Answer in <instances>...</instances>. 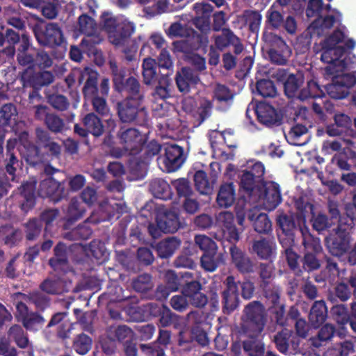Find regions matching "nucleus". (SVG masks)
Segmentation results:
<instances>
[{
    "label": "nucleus",
    "instance_id": "f257e3e1",
    "mask_svg": "<svg viewBox=\"0 0 356 356\" xmlns=\"http://www.w3.org/2000/svg\"><path fill=\"white\" fill-rule=\"evenodd\" d=\"M266 321V311L260 301H251L243 308L238 334L246 337L242 341V346L248 356H264L265 344L261 337Z\"/></svg>",
    "mask_w": 356,
    "mask_h": 356
},
{
    "label": "nucleus",
    "instance_id": "f03ea898",
    "mask_svg": "<svg viewBox=\"0 0 356 356\" xmlns=\"http://www.w3.org/2000/svg\"><path fill=\"white\" fill-rule=\"evenodd\" d=\"M354 218L346 216L341 220L334 232L326 238V245L330 253L335 256L343 255L348 249L350 234L355 229Z\"/></svg>",
    "mask_w": 356,
    "mask_h": 356
},
{
    "label": "nucleus",
    "instance_id": "7ed1b4c3",
    "mask_svg": "<svg viewBox=\"0 0 356 356\" xmlns=\"http://www.w3.org/2000/svg\"><path fill=\"white\" fill-rule=\"evenodd\" d=\"M122 148L113 147V158L120 159L127 154L140 153L145 140L143 136L135 128H121L117 134Z\"/></svg>",
    "mask_w": 356,
    "mask_h": 356
},
{
    "label": "nucleus",
    "instance_id": "20e7f679",
    "mask_svg": "<svg viewBox=\"0 0 356 356\" xmlns=\"http://www.w3.org/2000/svg\"><path fill=\"white\" fill-rule=\"evenodd\" d=\"M127 69L124 67H118L116 63L113 62V83L115 90L121 95H126V98H134L142 100L143 95L140 92V84L134 76L127 77Z\"/></svg>",
    "mask_w": 356,
    "mask_h": 356
},
{
    "label": "nucleus",
    "instance_id": "39448f33",
    "mask_svg": "<svg viewBox=\"0 0 356 356\" xmlns=\"http://www.w3.org/2000/svg\"><path fill=\"white\" fill-rule=\"evenodd\" d=\"M325 72L332 76V82L325 87L329 97L335 99L346 98L349 94L350 88L356 83V77L351 74L334 75V67L331 65L325 67Z\"/></svg>",
    "mask_w": 356,
    "mask_h": 356
},
{
    "label": "nucleus",
    "instance_id": "423d86ee",
    "mask_svg": "<svg viewBox=\"0 0 356 356\" xmlns=\"http://www.w3.org/2000/svg\"><path fill=\"white\" fill-rule=\"evenodd\" d=\"M127 297H113V319L127 321H143L146 318L145 305L142 306L125 304Z\"/></svg>",
    "mask_w": 356,
    "mask_h": 356
},
{
    "label": "nucleus",
    "instance_id": "0eeeda50",
    "mask_svg": "<svg viewBox=\"0 0 356 356\" xmlns=\"http://www.w3.org/2000/svg\"><path fill=\"white\" fill-rule=\"evenodd\" d=\"M185 160L183 147L177 145H167L163 156H160L157 161L163 170L170 172L178 170Z\"/></svg>",
    "mask_w": 356,
    "mask_h": 356
},
{
    "label": "nucleus",
    "instance_id": "6e6552de",
    "mask_svg": "<svg viewBox=\"0 0 356 356\" xmlns=\"http://www.w3.org/2000/svg\"><path fill=\"white\" fill-rule=\"evenodd\" d=\"M141 100L134 98H125L118 103L117 110L120 120L122 123H140L138 118H143L146 113L143 109H140Z\"/></svg>",
    "mask_w": 356,
    "mask_h": 356
},
{
    "label": "nucleus",
    "instance_id": "1a4fd4ad",
    "mask_svg": "<svg viewBox=\"0 0 356 356\" xmlns=\"http://www.w3.org/2000/svg\"><path fill=\"white\" fill-rule=\"evenodd\" d=\"M256 196L258 200L262 201L264 209L273 211L282 202V193L280 186L275 181H266L261 186Z\"/></svg>",
    "mask_w": 356,
    "mask_h": 356
},
{
    "label": "nucleus",
    "instance_id": "9d476101",
    "mask_svg": "<svg viewBox=\"0 0 356 356\" xmlns=\"http://www.w3.org/2000/svg\"><path fill=\"white\" fill-rule=\"evenodd\" d=\"M226 288L222 293V312L224 314H231L239 305L238 284L233 276H228L225 281Z\"/></svg>",
    "mask_w": 356,
    "mask_h": 356
},
{
    "label": "nucleus",
    "instance_id": "9b49d317",
    "mask_svg": "<svg viewBox=\"0 0 356 356\" xmlns=\"http://www.w3.org/2000/svg\"><path fill=\"white\" fill-rule=\"evenodd\" d=\"M136 31L133 22L127 19H118L113 17V45L115 49L124 46Z\"/></svg>",
    "mask_w": 356,
    "mask_h": 356
},
{
    "label": "nucleus",
    "instance_id": "f8f14e48",
    "mask_svg": "<svg viewBox=\"0 0 356 356\" xmlns=\"http://www.w3.org/2000/svg\"><path fill=\"white\" fill-rule=\"evenodd\" d=\"M257 120L267 127L282 124V116L270 104L259 102L253 106Z\"/></svg>",
    "mask_w": 356,
    "mask_h": 356
},
{
    "label": "nucleus",
    "instance_id": "ddd939ff",
    "mask_svg": "<svg viewBox=\"0 0 356 356\" xmlns=\"http://www.w3.org/2000/svg\"><path fill=\"white\" fill-rule=\"evenodd\" d=\"M196 15L193 19V24L201 32L200 35L207 36L211 30V16L213 7L208 3H195L193 6Z\"/></svg>",
    "mask_w": 356,
    "mask_h": 356
},
{
    "label": "nucleus",
    "instance_id": "4468645a",
    "mask_svg": "<svg viewBox=\"0 0 356 356\" xmlns=\"http://www.w3.org/2000/svg\"><path fill=\"white\" fill-rule=\"evenodd\" d=\"M277 79L281 80L286 78L284 82V92L289 98H296L298 99V95L300 91V87L304 83L305 78L302 72H296V74H291L287 75L286 70H279L277 72Z\"/></svg>",
    "mask_w": 356,
    "mask_h": 356
},
{
    "label": "nucleus",
    "instance_id": "2eb2a0df",
    "mask_svg": "<svg viewBox=\"0 0 356 356\" xmlns=\"http://www.w3.org/2000/svg\"><path fill=\"white\" fill-rule=\"evenodd\" d=\"M35 35L38 42L42 45H59L63 42L60 29L54 23L48 24L44 30L36 29Z\"/></svg>",
    "mask_w": 356,
    "mask_h": 356
},
{
    "label": "nucleus",
    "instance_id": "dca6fc26",
    "mask_svg": "<svg viewBox=\"0 0 356 356\" xmlns=\"http://www.w3.org/2000/svg\"><path fill=\"white\" fill-rule=\"evenodd\" d=\"M200 81L199 74L191 67H183L176 73L175 82L179 91L181 93H188L191 88L196 86Z\"/></svg>",
    "mask_w": 356,
    "mask_h": 356
},
{
    "label": "nucleus",
    "instance_id": "f3484780",
    "mask_svg": "<svg viewBox=\"0 0 356 356\" xmlns=\"http://www.w3.org/2000/svg\"><path fill=\"white\" fill-rule=\"evenodd\" d=\"M252 252L262 260L271 261L276 254V243L273 238L261 237L252 243Z\"/></svg>",
    "mask_w": 356,
    "mask_h": 356
},
{
    "label": "nucleus",
    "instance_id": "a211bd4d",
    "mask_svg": "<svg viewBox=\"0 0 356 356\" xmlns=\"http://www.w3.org/2000/svg\"><path fill=\"white\" fill-rule=\"evenodd\" d=\"M276 222L282 234L296 235L298 232H300L303 236L302 244L306 248H308V243H307L303 230L301 226L297 224L294 215L281 213L277 215Z\"/></svg>",
    "mask_w": 356,
    "mask_h": 356
},
{
    "label": "nucleus",
    "instance_id": "6ab92c4d",
    "mask_svg": "<svg viewBox=\"0 0 356 356\" xmlns=\"http://www.w3.org/2000/svg\"><path fill=\"white\" fill-rule=\"evenodd\" d=\"M233 213L221 212L217 216V222L221 228L224 236L232 243H236L239 240V232L234 225Z\"/></svg>",
    "mask_w": 356,
    "mask_h": 356
},
{
    "label": "nucleus",
    "instance_id": "aec40b11",
    "mask_svg": "<svg viewBox=\"0 0 356 356\" xmlns=\"http://www.w3.org/2000/svg\"><path fill=\"white\" fill-rule=\"evenodd\" d=\"M156 227L164 233H174L181 227L178 214L172 211H165L157 214Z\"/></svg>",
    "mask_w": 356,
    "mask_h": 356
},
{
    "label": "nucleus",
    "instance_id": "412c9836",
    "mask_svg": "<svg viewBox=\"0 0 356 356\" xmlns=\"http://www.w3.org/2000/svg\"><path fill=\"white\" fill-rule=\"evenodd\" d=\"M215 44L217 49L222 50L225 48L233 46L234 52L239 54L243 51V45L240 39L229 29H223L222 33L215 37Z\"/></svg>",
    "mask_w": 356,
    "mask_h": 356
},
{
    "label": "nucleus",
    "instance_id": "4be33fe9",
    "mask_svg": "<svg viewBox=\"0 0 356 356\" xmlns=\"http://www.w3.org/2000/svg\"><path fill=\"white\" fill-rule=\"evenodd\" d=\"M20 146L19 151L25 161L32 165H35L42 161V155L38 148L28 140V134L26 132L20 136Z\"/></svg>",
    "mask_w": 356,
    "mask_h": 356
},
{
    "label": "nucleus",
    "instance_id": "5701e85b",
    "mask_svg": "<svg viewBox=\"0 0 356 356\" xmlns=\"http://www.w3.org/2000/svg\"><path fill=\"white\" fill-rule=\"evenodd\" d=\"M232 264L236 268L242 273H250L254 270L252 260L241 249L232 243L229 248Z\"/></svg>",
    "mask_w": 356,
    "mask_h": 356
},
{
    "label": "nucleus",
    "instance_id": "b1692460",
    "mask_svg": "<svg viewBox=\"0 0 356 356\" xmlns=\"http://www.w3.org/2000/svg\"><path fill=\"white\" fill-rule=\"evenodd\" d=\"M327 318V307L324 300L313 302L309 314V321L313 328L320 327Z\"/></svg>",
    "mask_w": 356,
    "mask_h": 356
},
{
    "label": "nucleus",
    "instance_id": "393cba45",
    "mask_svg": "<svg viewBox=\"0 0 356 356\" xmlns=\"http://www.w3.org/2000/svg\"><path fill=\"white\" fill-rule=\"evenodd\" d=\"M138 154L124 155L129 172L135 178H142L146 170L149 162L146 161L142 154Z\"/></svg>",
    "mask_w": 356,
    "mask_h": 356
},
{
    "label": "nucleus",
    "instance_id": "a878e982",
    "mask_svg": "<svg viewBox=\"0 0 356 356\" xmlns=\"http://www.w3.org/2000/svg\"><path fill=\"white\" fill-rule=\"evenodd\" d=\"M337 334V330L334 324L326 323L321 325L316 336L311 338L312 345L315 348H320L331 341Z\"/></svg>",
    "mask_w": 356,
    "mask_h": 356
},
{
    "label": "nucleus",
    "instance_id": "bb28decb",
    "mask_svg": "<svg viewBox=\"0 0 356 356\" xmlns=\"http://www.w3.org/2000/svg\"><path fill=\"white\" fill-rule=\"evenodd\" d=\"M321 246L318 243L314 245V252L307 251L300 259L302 263V270L307 272H312L318 270L321 266V262L319 259V250Z\"/></svg>",
    "mask_w": 356,
    "mask_h": 356
},
{
    "label": "nucleus",
    "instance_id": "cd10ccee",
    "mask_svg": "<svg viewBox=\"0 0 356 356\" xmlns=\"http://www.w3.org/2000/svg\"><path fill=\"white\" fill-rule=\"evenodd\" d=\"M224 263V256L218 250L202 253L200 256V266L206 271L213 272Z\"/></svg>",
    "mask_w": 356,
    "mask_h": 356
},
{
    "label": "nucleus",
    "instance_id": "c85d7f7f",
    "mask_svg": "<svg viewBox=\"0 0 356 356\" xmlns=\"http://www.w3.org/2000/svg\"><path fill=\"white\" fill-rule=\"evenodd\" d=\"M180 245V239L175 236H171L160 241L156 246V250L160 258L169 259Z\"/></svg>",
    "mask_w": 356,
    "mask_h": 356
},
{
    "label": "nucleus",
    "instance_id": "c756f323",
    "mask_svg": "<svg viewBox=\"0 0 356 356\" xmlns=\"http://www.w3.org/2000/svg\"><path fill=\"white\" fill-rule=\"evenodd\" d=\"M235 200V188L232 182L220 185L217 194V204L221 208H229Z\"/></svg>",
    "mask_w": 356,
    "mask_h": 356
},
{
    "label": "nucleus",
    "instance_id": "7c9ffc66",
    "mask_svg": "<svg viewBox=\"0 0 356 356\" xmlns=\"http://www.w3.org/2000/svg\"><path fill=\"white\" fill-rule=\"evenodd\" d=\"M157 63L151 58H145L142 64V75L143 83L146 85H154L156 83L161 75L157 72Z\"/></svg>",
    "mask_w": 356,
    "mask_h": 356
},
{
    "label": "nucleus",
    "instance_id": "2f4dec72",
    "mask_svg": "<svg viewBox=\"0 0 356 356\" xmlns=\"http://www.w3.org/2000/svg\"><path fill=\"white\" fill-rule=\"evenodd\" d=\"M126 214L123 218L122 221L120 222L121 225V235H119L117 239L118 244L124 243V229L128 223L131 221V217L127 212V207L124 202H119L113 204V217L116 216V218H120L121 216Z\"/></svg>",
    "mask_w": 356,
    "mask_h": 356
},
{
    "label": "nucleus",
    "instance_id": "473e14b6",
    "mask_svg": "<svg viewBox=\"0 0 356 356\" xmlns=\"http://www.w3.org/2000/svg\"><path fill=\"white\" fill-rule=\"evenodd\" d=\"M150 191L156 198L161 200H170L173 193L170 186L163 179H155L150 184Z\"/></svg>",
    "mask_w": 356,
    "mask_h": 356
},
{
    "label": "nucleus",
    "instance_id": "72a5a7b5",
    "mask_svg": "<svg viewBox=\"0 0 356 356\" xmlns=\"http://www.w3.org/2000/svg\"><path fill=\"white\" fill-rule=\"evenodd\" d=\"M325 97V92L318 82L315 79H311L307 81L305 87L300 89L298 99L304 101L309 98L317 99Z\"/></svg>",
    "mask_w": 356,
    "mask_h": 356
},
{
    "label": "nucleus",
    "instance_id": "f704fd0d",
    "mask_svg": "<svg viewBox=\"0 0 356 356\" xmlns=\"http://www.w3.org/2000/svg\"><path fill=\"white\" fill-rule=\"evenodd\" d=\"M234 96V91L229 86L222 83H217L213 92V99L226 106H232Z\"/></svg>",
    "mask_w": 356,
    "mask_h": 356
},
{
    "label": "nucleus",
    "instance_id": "c9c22d12",
    "mask_svg": "<svg viewBox=\"0 0 356 356\" xmlns=\"http://www.w3.org/2000/svg\"><path fill=\"white\" fill-rule=\"evenodd\" d=\"M262 184L261 182L253 178L252 175H250L246 170L243 172L240 180V186L250 197L256 196L257 193L261 191Z\"/></svg>",
    "mask_w": 356,
    "mask_h": 356
},
{
    "label": "nucleus",
    "instance_id": "e433bc0d",
    "mask_svg": "<svg viewBox=\"0 0 356 356\" xmlns=\"http://www.w3.org/2000/svg\"><path fill=\"white\" fill-rule=\"evenodd\" d=\"M194 182L196 189L201 195H210L213 190V181H210L207 174L202 170L195 172Z\"/></svg>",
    "mask_w": 356,
    "mask_h": 356
},
{
    "label": "nucleus",
    "instance_id": "4c0bfd02",
    "mask_svg": "<svg viewBox=\"0 0 356 356\" xmlns=\"http://www.w3.org/2000/svg\"><path fill=\"white\" fill-rule=\"evenodd\" d=\"M293 332L287 329H283L277 332L273 337V342L277 350L283 354H287L289 351Z\"/></svg>",
    "mask_w": 356,
    "mask_h": 356
},
{
    "label": "nucleus",
    "instance_id": "58836bf2",
    "mask_svg": "<svg viewBox=\"0 0 356 356\" xmlns=\"http://www.w3.org/2000/svg\"><path fill=\"white\" fill-rule=\"evenodd\" d=\"M352 292L348 284L344 282L337 283L332 292L328 294V299L332 302H346L350 298Z\"/></svg>",
    "mask_w": 356,
    "mask_h": 356
},
{
    "label": "nucleus",
    "instance_id": "ea45409f",
    "mask_svg": "<svg viewBox=\"0 0 356 356\" xmlns=\"http://www.w3.org/2000/svg\"><path fill=\"white\" fill-rule=\"evenodd\" d=\"M213 110V103L212 101L208 99H203L200 101V105L193 115L198 126H200L212 115Z\"/></svg>",
    "mask_w": 356,
    "mask_h": 356
},
{
    "label": "nucleus",
    "instance_id": "a19ab883",
    "mask_svg": "<svg viewBox=\"0 0 356 356\" xmlns=\"http://www.w3.org/2000/svg\"><path fill=\"white\" fill-rule=\"evenodd\" d=\"M197 41L198 44L194 47H191L189 44V39H186V40L177 41L173 43L174 47L178 51L184 52L185 54H188L190 55L193 49H198L200 47H207L209 43V39L207 36L197 34Z\"/></svg>",
    "mask_w": 356,
    "mask_h": 356
},
{
    "label": "nucleus",
    "instance_id": "79ce46f5",
    "mask_svg": "<svg viewBox=\"0 0 356 356\" xmlns=\"http://www.w3.org/2000/svg\"><path fill=\"white\" fill-rule=\"evenodd\" d=\"M256 92L258 95L264 98L275 97L277 95V89L274 81L263 79L256 83Z\"/></svg>",
    "mask_w": 356,
    "mask_h": 356
},
{
    "label": "nucleus",
    "instance_id": "37998d69",
    "mask_svg": "<svg viewBox=\"0 0 356 356\" xmlns=\"http://www.w3.org/2000/svg\"><path fill=\"white\" fill-rule=\"evenodd\" d=\"M131 285L135 291L141 293H146L154 287L152 277L151 274H147V273L140 274L132 280Z\"/></svg>",
    "mask_w": 356,
    "mask_h": 356
},
{
    "label": "nucleus",
    "instance_id": "c03bdc74",
    "mask_svg": "<svg viewBox=\"0 0 356 356\" xmlns=\"http://www.w3.org/2000/svg\"><path fill=\"white\" fill-rule=\"evenodd\" d=\"M154 92L153 97L157 99H165L170 97L169 89V72L165 74H161Z\"/></svg>",
    "mask_w": 356,
    "mask_h": 356
},
{
    "label": "nucleus",
    "instance_id": "a18cd8bd",
    "mask_svg": "<svg viewBox=\"0 0 356 356\" xmlns=\"http://www.w3.org/2000/svg\"><path fill=\"white\" fill-rule=\"evenodd\" d=\"M330 313L339 325L343 326V325L349 323L350 312H348L346 304L341 303L332 305Z\"/></svg>",
    "mask_w": 356,
    "mask_h": 356
},
{
    "label": "nucleus",
    "instance_id": "49530a36",
    "mask_svg": "<svg viewBox=\"0 0 356 356\" xmlns=\"http://www.w3.org/2000/svg\"><path fill=\"white\" fill-rule=\"evenodd\" d=\"M257 272L260 279L259 285L272 282L274 277L275 266L272 262L260 263Z\"/></svg>",
    "mask_w": 356,
    "mask_h": 356
},
{
    "label": "nucleus",
    "instance_id": "de8ad7c7",
    "mask_svg": "<svg viewBox=\"0 0 356 356\" xmlns=\"http://www.w3.org/2000/svg\"><path fill=\"white\" fill-rule=\"evenodd\" d=\"M83 123L88 132H91L94 136H99L103 133V125L99 118L93 113L88 114Z\"/></svg>",
    "mask_w": 356,
    "mask_h": 356
},
{
    "label": "nucleus",
    "instance_id": "09e8293b",
    "mask_svg": "<svg viewBox=\"0 0 356 356\" xmlns=\"http://www.w3.org/2000/svg\"><path fill=\"white\" fill-rule=\"evenodd\" d=\"M260 287L264 292V297L272 304L276 305L280 299V287L274 284L273 282L260 284Z\"/></svg>",
    "mask_w": 356,
    "mask_h": 356
},
{
    "label": "nucleus",
    "instance_id": "8fccbe9b",
    "mask_svg": "<svg viewBox=\"0 0 356 356\" xmlns=\"http://www.w3.org/2000/svg\"><path fill=\"white\" fill-rule=\"evenodd\" d=\"M337 17L332 15H325V17H322L321 15L318 16L317 19L314 20L313 22V25L316 28H319L322 31L326 29H330L337 21H341V14L339 12H337Z\"/></svg>",
    "mask_w": 356,
    "mask_h": 356
},
{
    "label": "nucleus",
    "instance_id": "3c124183",
    "mask_svg": "<svg viewBox=\"0 0 356 356\" xmlns=\"http://www.w3.org/2000/svg\"><path fill=\"white\" fill-rule=\"evenodd\" d=\"M165 284L172 291H178L184 282V277L175 273L173 270H168L164 274Z\"/></svg>",
    "mask_w": 356,
    "mask_h": 356
},
{
    "label": "nucleus",
    "instance_id": "603ef678",
    "mask_svg": "<svg viewBox=\"0 0 356 356\" xmlns=\"http://www.w3.org/2000/svg\"><path fill=\"white\" fill-rule=\"evenodd\" d=\"M92 339L85 334L78 335L74 340L73 348L80 355H86L91 348Z\"/></svg>",
    "mask_w": 356,
    "mask_h": 356
},
{
    "label": "nucleus",
    "instance_id": "864d4df0",
    "mask_svg": "<svg viewBox=\"0 0 356 356\" xmlns=\"http://www.w3.org/2000/svg\"><path fill=\"white\" fill-rule=\"evenodd\" d=\"M253 227L255 232L260 234H268L272 230L271 221L266 213H261L254 219Z\"/></svg>",
    "mask_w": 356,
    "mask_h": 356
},
{
    "label": "nucleus",
    "instance_id": "5fc2aeb1",
    "mask_svg": "<svg viewBox=\"0 0 356 356\" xmlns=\"http://www.w3.org/2000/svg\"><path fill=\"white\" fill-rule=\"evenodd\" d=\"M289 51V47L286 44V48H269L268 54L272 63L283 65L287 63V58L285 54Z\"/></svg>",
    "mask_w": 356,
    "mask_h": 356
},
{
    "label": "nucleus",
    "instance_id": "6e6d98bb",
    "mask_svg": "<svg viewBox=\"0 0 356 356\" xmlns=\"http://www.w3.org/2000/svg\"><path fill=\"white\" fill-rule=\"evenodd\" d=\"M172 185L176 189L179 197H188L193 195V189L190 181L186 178L172 181Z\"/></svg>",
    "mask_w": 356,
    "mask_h": 356
},
{
    "label": "nucleus",
    "instance_id": "4d7b16f0",
    "mask_svg": "<svg viewBox=\"0 0 356 356\" xmlns=\"http://www.w3.org/2000/svg\"><path fill=\"white\" fill-rule=\"evenodd\" d=\"M78 29L82 33L90 36L96 30V24L92 18L86 15H82L79 17Z\"/></svg>",
    "mask_w": 356,
    "mask_h": 356
},
{
    "label": "nucleus",
    "instance_id": "13d9d810",
    "mask_svg": "<svg viewBox=\"0 0 356 356\" xmlns=\"http://www.w3.org/2000/svg\"><path fill=\"white\" fill-rule=\"evenodd\" d=\"M55 257L49 260L50 265L55 269H63L66 263L65 247L58 243L55 249Z\"/></svg>",
    "mask_w": 356,
    "mask_h": 356
},
{
    "label": "nucleus",
    "instance_id": "bf43d9fd",
    "mask_svg": "<svg viewBox=\"0 0 356 356\" xmlns=\"http://www.w3.org/2000/svg\"><path fill=\"white\" fill-rule=\"evenodd\" d=\"M60 184L52 177H48L42 181L39 194L45 197L54 195L60 188Z\"/></svg>",
    "mask_w": 356,
    "mask_h": 356
},
{
    "label": "nucleus",
    "instance_id": "052dcab7",
    "mask_svg": "<svg viewBox=\"0 0 356 356\" xmlns=\"http://www.w3.org/2000/svg\"><path fill=\"white\" fill-rule=\"evenodd\" d=\"M195 243L202 251V253L218 250L216 243L207 236L196 235L195 236Z\"/></svg>",
    "mask_w": 356,
    "mask_h": 356
},
{
    "label": "nucleus",
    "instance_id": "680f3d73",
    "mask_svg": "<svg viewBox=\"0 0 356 356\" xmlns=\"http://www.w3.org/2000/svg\"><path fill=\"white\" fill-rule=\"evenodd\" d=\"M163 312L159 317V324L162 327H168L178 322L179 316L173 313L168 305H163Z\"/></svg>",
    "mask_w": 356,
    "mask_h": 356
},
{
    "label": "nucleus",
    "instance_id": "e2e57ef3",
    "mask_svg": "<svg viewBox=\"0 0 356 356\" xmlns=\"http://www.w3.org/2000/svg\"><path fill=\"white\" fill-rule=\"evenodd\" d=\"M36 182L32 181L27 182L22 186V193L26 199V203H23L22 209L26 210L27 207H31L34 204V191L35 189Z\"/></svg>",
    "mask_w": 356,
    "mask_h": 356
},
{
    "label": "nucleus",
    "instance_id": "0e129e2a",
    "mask_svg": "<svg viewBox=\"0 0 356 356\" xmlns=\"http://www.w3.org/2000/svg\"><path fill=\"white\" fill-rule=\"evenodd\" d=\"M284 254L287 264L291 270L296 276H300L302 275V270L300 268L298 264V259L300 256L296 251L293 250V248L285 250Z\"/></svg>",
    "mask_w": 356,
    "mask_h": 356
},
{
    "label": "nucleus",
    "instance_id": "69168bd1",
    "mask_svg": "<svg viewBox=\"0 0 356 356\" xmlns=\"http://www.w3.org/2000/svg\"><path fill=\"white\" fill-rule=\"evenodd\" d=\"M245 22L249 25V29L253 32H257L262 19L261 15L255 10H246L244 13Z\"/></svg>",
    "mask_w": 356,
    "mask_h": 356
},
{
    "label": "nucleus",
    "instance_id": "338daca9",
    "mask_svg": "<svg viewBox=\"0 0 356 356\" xmlns=\"http://www.w3.org/2000/svg\"><path fill=\"white\" fill-rule=\"evenodd\" d=\"M162 146L155 140H152L145 146H143L140 150L142 156L149 163L154 156L158 154L161 150Z\"/></svg>",
    "mask_w": 356,
    "mask_h": 356
},
{
    "label": "nucleus",
    "instance_id": "774afa93",
    "mask_svg": "<svg viewBox=\"0 0 356 356\" xmlns=\"http://www.w3.org/2000/svg\"><path fill=\"white\" fill-rule=\"evenodd\" d=\"M115 336L122 344L130 340H136L135 333L127 325L118 326L115 331Z\"/></svg>",
    "mask_w": 356,
    "mask_h": 356
}]
</instances>
